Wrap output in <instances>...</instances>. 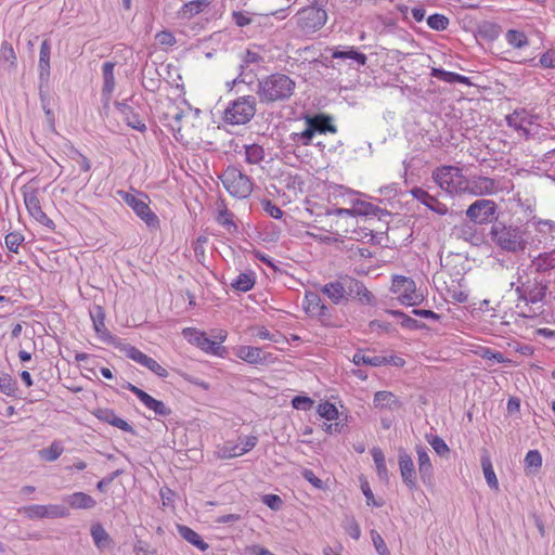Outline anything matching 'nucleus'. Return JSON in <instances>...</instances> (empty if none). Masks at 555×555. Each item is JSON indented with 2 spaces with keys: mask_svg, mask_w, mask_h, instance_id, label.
<instances>
[{
  "mask_svg": "<svg viewBox=\"0 0 555 555\" xmlns=\"http://www.w3.org/2000/svg\"><path fill=\"white\" fill-rule=\"evenodd\" d=\"M532 273L529 269L518 268L516 280L511 283V288L517 295L516 309L522 318H534L542 313L548 291V282Z\"/></svg>",
  "mask_w": 555,
  "mask_h": 555,
  "instance_id": "obj_1",
  "label": "nucleus"
},
{
  "mask_svg": "<svg viewBox=\"0 0 555 555\" xmlns=\"http://www.w3.org/2000/svg\"><path fill=\"white\" fill-rule=\"evenodd\" d=\"M320 292L336 306L347 304L350 300H357L367 306L375 304L374 295L364 283L348 274L339 275L336 280L322 285Z\"/></svg>",
  "mask_w": 555,
  "mask_h": 555,
  "instance_id": "obj_2",
  "label": "nucleus"
},
{
  "mask_svg": "<svg viewBox=\"0 0 555 555\" xmlns=\"http://www.w3.org/2000/svg\"><path fill=\"white\" fill-rule=\"evenodd\" d=\"M295 89L293 78L283 73H273L258 80L256 93L261 103L272 104L289 100Z\"/></svg>",
  "mask_w": 555,
  "mask_h": 555,
  "instance_id": "obj_3",
  "label": "nucleus"
},
{
  "mask_svg": "<svg viewBox=\"0 0 555 555\" xmlns=\"http://www.w3.org/2000/svg\"><path fill=\"white\" fill-rule=\"evenodd\" d=\"M490 238L500 249L517 254L527 248L530 242V233L526 227L498 222L491 227Z\"/></svg>",
  "mask_w": 555,
  "mask_h": 555,
  "instance_id": "obj_4",
  "label": "nucleus"
},
{
  "mask_svg": "<svg viewBox=\"0 0 555 555\" xmlns=\"http://www.w3.org/2000/svg\"><path fill=\"white\" fill-rule=\"evenodd\" d=\"M304 120L306 124L305 130L291 134V140L297 145L309 146L312 144V139L315 134L337 132V127L333 124L332 117L325 114H306Z\"/></svg>",
  "mask_w": 555,
  "mask_h": 555,
  "instance_id": "obj_5",
  "label": "nucleus"
},
{
  "mask_svg": "<svg viewBox=\"0 0 555 555\" xmlns=\"http://www.w3.org/2000/svg\"><path fill=\"white\" fill-rule=\"evenodd\" d=\"M305 312L313 319H317L324 327H335L337 318L335 309L327 305L319 294L314 292H306L302 300Z\"/></svg>",
  "mask_w": 555,
  "mask_h": 555,
  "instance_id": "obj_6",
  "label": "nucleus"
},
{
  "mask_svg": "<svg viewBox=\"0 0 555 555\" xmlns=\"http://www.w3.org/2000/svg\"><path fill=\"white\" fill-rule=\"evenodd\" d=\"M434 181L449 194L465 193L468 188L466 178L461 168L455 166H441L433 172Z\"/></svg>",
  "mask_w": 555,
  "mask_h": 555,
  "instance_id": "obj_7",
  "label": "nucleus"
},
{
  "mask_svg": "<svg viewBox=\"0 0 555 555\" xmlns=\"http://www.w3.org/2000/svg\"><path fill=\"white\" fill-rule=\"evenodd\" d=\"M220 180L228 193L235 198H247L254 189L251 179L235 166H228Z\"/></svg>",
  "mask_w": 555,
  "mask_h": 555,
  "instance_id": "obj_8",
  "label": "nucleus"
},
{
  "mask_svg": "<svg viewBox=\"0 0 555 555\" xmlns=\"http://www.w3.org/2000/svg\"><path fill=\"white\" fill-rule=\"evenodd\" d=\"M255 96L244 95L229 103L223 112V120L229 125H245L255 116Z\"/></svg>",
  "mask_w": 555,
  "mask_h": 555,
  "instance_id": "obj_9",
  "label": "nucleus"
},
{
  "mask_svg": "<svg viewBox=\"0 0 555 555\" xmlns=\"http://www.w3.org/2000/svg\"><path fill=\"white\" fill-rule=\"evenodd\" d=\"M320 1L313 0L312 5L300 9L296 14L297 26L306 35L318 31L327 21V13Z\"/></svg>",
  "mask_w": 555,
  "mask_h": 555,
  "instance_id": "obj_10",
  "label": "nucleus"
},
{
  "mask_svg": "<svg viewBox=\"0 0 555 555\" xmlns=\"http://www.w3.org/2000/svg\"><path fill=\"white\" fill-rule=\"evenodd\" d=\"M117 194L134 211V214L146 223L147 227H158V217L152 211L149 204L144 201V198H147L146 195L143 193L132 194L122 190L117 191Z\"/></svg>",
  "mask_w": 555,
  "mask_h": 555,
  "instance_id": "obj_11",
  "label": "nucleus"
},
{
  "mask_svg": "<svg viewBox=\"0 0 555 555\" xmlns=\"http://www.w3.org/2000/svg\"><path fill=\"white\" fill-rule=\"evenodd\" d=\"M89 314L92 320L93 330L103 343L113 346L114 348L122 351L125 347L128 345L121 338L113 335L105 325V310L100 305H93L89 309Z\"/></svg>",
  "mask_w": 555,
  "mask_h": 555,
  "instance_id": "obj_12",
  "label": "nucleus"
},
{
  "mask_svg": "<svg viewBox=\"0 0 555 555\" xmlns=\"http://www.w3.org/2000/svg\"><path fill=\"white\" fill-rule=\"evenodd\" d=\"M391 292L398 294L399 301L404 306H417L423 297L416 293V284L413 279L403 275H393Z\"/></svg>",
  "mask_w": 555,
  "mask_h": 555,
  "instance_id": "obj_13",
  "label": "nucleus"
},
{
  "mask_svg": "<svg viewBox=\"0 0 555 555\" xmlns=\"http://www.w3.org/2000/svg\"><path fill=\"white\" fill-rule=\"evenodd\" d=\"M325 52L330 53L331 57L337 60V65L340 62H345L348 64L349 68L360 69V67L364 66L367 62V56L360 52L353 46H337V47H327Z\"/></svg>",
  "mask_w": 555,
  "mask_h": 555,
  "instance_id": "obj_14",
  "label": "nucleus"
},
{
  "mask_svg": "<svg viewBox=\"0 0 555 555\" xmlns=\"http://www.w3.org/2000/svg\"><path fill=\"white\" fill-rule=\"evenodd\" d=\"M124 388L131 391L137 398L141 401V403L154 413L153 418H168L172 414V410L162 400H157L144 390L140 389L135 385L127 382L124 385Z\"/></svg>",
  "mask_w": 555,
  "mask_h": 555,
  "instance_id": "obj_15",
  "label": "nucleus"
},
{
  "mask_svg": "<svg viewBox=\"0 0 555 555\" xmlns=\"http://www.w3.org/2000/svg\"><path fill=\"white\" fill-rule=\"evenodd\" d=\"M498 205L492 199H477L466 210V217L474 223L486 224L491 222L496 214Z\"/></svg>",
  "mask_w": 555,
  "mask_h": 555,
  "instance_id": "obj_16",
  "label": "nucleus"
},
{
  "mask_svg": "<svg viewBox=\"0 0 555 555\" xmlns=\"http://www.w3.org/2000/svg\"><path fill=\"white\" fill-rule=\"evenodd\" d=\"M235 356L251 365H269L278 361L274 353L254 346H238Z\"/></svg>",
  "mask_w": 555,
  "mask_h": 555,
  "instance_id": "obj_17",
  "label": "nucleus"
},
{
  "mask_svg": "<svg viewBox=\"0 0 555 555\" xmlns=\"http://www.w3.org/2000/svg\"><path fill=\"white\" fill-rule=\"evenodd\" d=\"M121 352H124L127 358H129L132 361L139 363L140 365L149 369L151 372H153L158 377H162V378L168 377V371L164 366H162L153 358L143 353L137 347L128 344Z\"/></svg>",
  "mask_w": 555,
  "mask_h": 555,
  "instance_id": "obj_18",
  "label": "nucleus"
},
{
  "mask_svg": "<svg viewBox=\"0 0 555 555\" xmlns=\"http://www.w3.org/2000/svg\"><path fill=\"white\" fill-rule=\"evenodd\" d=\"M183 337L192 345L210 354H219V345L211 340L205 332L195 327H185L182 330Z\"/></svg>",
  "mask_w": 555,
  "mask_h": 555,
  "instance_id": "obj_19",
  "label": "nucleus"
},
{
  "mask_svg": "<svg viewBox=\"0 0 555 555\" xmlns=\"http://www.w3.org/2000/svg\"><path fill=\"white\" fill-rule=\"evenodd\" d=\"M24 204L29 215L41 224L53 229L54 222L47 216L40 205V199L37 190L24 192Z\"/></svg>",
  "mask_w": 555,
  "mask_h": 555,
  "instance_id": "obj_20",
  "label": "nucleus"
},
{
  "mask_svg": "<svg viewBox=\"0 0 555 555\" xmlns=\"http://www.w3.org/2000/svg\"><path fill=\"white\" fill-rule=\"evenodd\" d=\"M499 192V183L492 178L474 176L468 179V188L465 193L474 196H488Z\"/></svg>",
  "mask_w": 555,
  "mask_h": 555,
  "instance_id": "obj_21",
  "label": "nucleus"
},
{
  "mask_svg": "<svg viewBox=\"0 0 555 555\" xmlns=\"http://www.w3.org/2000/svg\"><path fill=\"white\" fill-rule=\"evenodd\" d=\"M116 108L122 115V119L126 125L141 133H144L147 129L145 119L138 109L131 106L127 101L115 102Z\"/></svg>",
  "mask_w": 555,
  "mask_h": 555,
  "instance_id": "obj_22",
  "label": "nucleus"
},
{
  "mask_svg": "<svg viewBox=\"0 0 555 555\" xmlns=\"http://www.w3.org/2000/svg\"><path fill=\"white\" fill-rule=\"evenodd\" d=\"M538 116L528 112L526 108H516L512 114L506 116V124L518 132L528 137L530 134L527 126L535 124Z\"/></svg>",
  "mask_w": 555,
  "mask_h": 555,
  "instance_id": "obj_23",
  "label": "nucleus"
},
{
  "mask_svg": "<svg viewBox=\"0 0 555 555\" xmlns=\"http://www.w3.org/2000/svg\"><path fill=\"white\" fill-rule=\"evenodd\" d=\"M399 469L405 486L411 490L417 489V479L414 462L406 452L399 453Z\"/></svg>",
  "mask_w": 555,
  "mask_h": 555,
  "instance_id": "obj_24",
  "label": "nucleus"
},
{
  "mask_svg": "<svg viewBox=\"0 0 555 555\" xmlns=\"http://www.w3.org/2000/svg\"><path fill=\"white\" fill-rule=\"evenodd\" d=\"M411 195L439 216H446L449 212L448 206L439 202L423 188L415 186L410 191Z\"/></svg>",
  "mask_w": 555,
  "mask_h": 555,
  "instance_id": "obj_25",
  "label": "nucleus"
},
{
  "mask_svg": "<svg viewBox=\"0 0 555 555\" xmlns=\"http://www.w3.org/2000/svg\"><path fill=\"white\" fill-rule=\"evenodd\" d=\"M93 415L103 423L117 427L125 433L137 435L134 428L127 421L119 417L113 409L99 408L93 412Z\"/></svg>",
  "mask_w": 555,
  "mask_h": 555,
  "instance_id": "obj_26",
  "label": "nucleus"
},
{
  "mask_svg": "<svg viewBox=\"0 0 555 555\" xmlns=\"http://www.w3.org/2000/svg\"><path fill=\"white\" fill-rule=\"evenodd\" d=\"M415 451L417 454L418 474L421 479L423 483L430 485L434 479V467L428 451L421 444L415 447Z\"/></svg>",
  "mask_w": 555,
  "mask_h": 555,
  "instance_id": "obj_27",
  "label": "nucleus"
},
{
  "mask_svg": "<svg viewBox=\"0 0 555 555\" xmlns=\"http://www.w3.org/2000/svg\"><path fill=\"white\" fill-rule=\"evenodd\" d=\"M115 63L105 62L102 65L103 87H102V101L104 108H108L112 93L115 89L114 76Z\"/></svg>",
  "mask_w": 555,
  "mask_h": 555,
  "instance_id": "obj_28",
  "label": "nucleus"
},
{
  "mask_svg": "<svg viewBox=\"0 0 555 555\" xmlns=\"http://www.w3.org/2000/svg\"><path fill=\"white\" fill-rule=\"evenodd\" d=\"M534 274H544L555 269V248L550 251L540 253L535 256L528 268Z\"/></svg>",
  "mask_w": 555,
  "mask_h": 555,
  "instance_id": "obj_29",
  "label": "nucleus"
},
{
  "mask_svg": "<svg viewBox=\"0 0 555 555\" xmlns=\"http://www.w3.org/2000/svg\"><path fill=\"white\" fill-rule=\"evenodd\" d=\"M50 56H51V44L48 39H44L40 44L39 51V81L40 83H47L50 78Z\"/></svg>",
  "mask_w": 555,
  "mask_h": 555,
  "instance_id": "obj_30",
  "label": "nucleus"
},
{
  "mask_svg": "<svg viewBox=\"0 0 555 555\" xmlns=\"http://www.w3.org/2000/svg\"><path fill=\"white\" fill-rule=\"evenodd\" d=\"M64 501L74 509H91L96 505V501L90 494L81 491L68 494Z\"/></svg>",
  "mask_w": 555,
  "mask_h": 555,
  "instance_id": "obj_31",
  "label": "nucleus"
},
{
  "mask_svg": "<svg viewBox=\"0 0 555 555\" xmlns=\"http://www.w3.org/2000/svg\"><path fill=\"white\" fill-rule=\"evenodd\" d=\"M90 533L94 545L99 551H104L113 547L114 541L111 535L106 532L104 527L100 524H93L90 528Z\"/></svg>",
  "mask_w": 555,
  "mask_h": 555,
  "instance_id": "obj_32",
  "label": "nucleus"
},
{
  "mask_svg": "<svg viewBox=\"0 0 555 555\" xmlns=\"http://www.w3.org/2000/svg\"><path fill=\"white\" fill-rule=\"evenodd\" d=\"M373 402L378 409L397 410L401 408V402L397 396L386 390L375 392Z\"/></svg>",
  "mask_w": 555,
  "mask_h": 555,
  "instance_id": "obj_33",
  "label": "nucleus"
},
{
  "mask_svg": "<svg viewBox=\"0 0 555 555\" xmlns=\"http://www.w3.org/2000/svg\"><path fill=\"white\" fill-rule=\"evenodd\" d=\"M210 4V0H192L186 3H184L178 14L179 17L182 20H191L195 15L203 12L206 8H208Z\"/></svg>",
  "mask_w": 555,
  "mask_h": 555,
  "instance_id": "obj_34",
  "label": "nucleus"
},
{
  "mask_svg": "<svg viewBox=\"0 0 555 555\" xmlns=\"http://www.w3.org/2000/svg\"><path fill=\"white\" fill-rule=\"evenodd\" d=\"M256 283V273L253 270L240 273L230 283V286L240 293H246L254 288Z\"/></svg>",
  "mask_w": 555,
  "mask_h": 555,
  "instance_id": "obj_35",
  "label": "nucleus"
},
{
  "mask_svg": "<svg viewBox=\"0 0 555 555\" xmlns=\"http://www.w3.org/2000/svg\"><path fill=\"white\" fill-rule=\"evenodd\" d=\"M177 530L179 534L188 541L193 546L197 547L201 551H207L209 548V544L206 543L202 537L194 531L192 528L185 526V525H178Z\"/></svg>",
  "mask_w": 555,
  "mask_h": 555,
  "instance_id": "obj_36",
  "label": "nucleus"
},
{
  "mask_svg": "<svg viewBox=\"0 0 555 555\" xmlns=\"http://www.w3.org/2000/svg\"><path fill=\"white\" fill-rule=\"evenodd\" d=\"M354 216H377L380 218L384 215H389L385 209L379 208L372 203L357 199L353 203Z\"/></svg>",
  "mask_w": 555,
  "mask_h": 555,
  "instance_id": "obj_37",
  "label": "nucleus"
},
{
  "mask_svg": "<svg viewBox=\"0 0 555 555\" xmlns=\"http://www.w3.org/2000/svg\"><path fill=\"white\" fill-rule=\"evenodd\" d=\"M387 313L400 318V325L410 331L427 330L428 326L416 319H413L400 310H388Z\"/></svg>",
  "mask_w": 555,
  "mask_h": 555,
  "instance_id": "obj_38",
  "label": "nucleus"
},
{
  "mask_svg": "<svg viewBox=\"0 0 555 555\" xmlns=\"http://www.w3.org/2000/svg\"><path fill=\"white\" fill-rule=\"evenodd\" d=\"M218 224L223 227L229 233H238V225L234 221V214L230 211L225 206L218 211L216 217Z\"/></svg>",
  "mask_w": 555,
  "mask_h": 555,
  "instance_id": "obj_39",
  "label": "nucleus"
},
{
  "mask_svg": "<svg viewBox=\"0 0 555 555\" xmlns=\"http://www.w3.org/2000/svg\"><path fill=\"white\" fill-rule=\"evenodd\" d=\"M352 362L357 365L383 366L385 365V356H366L362 350H358L353 357Z\"/></svg>",
  "mask_w": 555,
  "mask_h": 555,
  "instance_id": "obj_40",
  "label": "nucleus"
},
{
  "mask_svg": "<svg viewBox=\"0 0 555 555\" xmlns=\"http://www.w3.org/2000/svg\"><path fill=\"white\" fill-rule=\"evenodd\" d=\"M64 452L61 440H53L48 448L39 450V457L47 462L56 461Z\"/></svg>",
  "mask_w": 555,
  "mask_h": 555,
  "instance_id": "obj_41",
  "label": "nucleus"
},
{
  "mask_svg": "<svg viewBox=\"0 0 555 555\" xmlns=\"http://www.w3.org/2000/svg\"><path fill=\"white\" fill-rule=\"evenodd\" d=\"M143 79H142V86L145 90L155 92L159 89L160 79L159 74L156 68L149 67L143 69Z\"/></svg>",
  "mask_w": 555,
  "mask_h": 555,
  "instance_id": "obj_42",
  "label": "nucleus"
},
{
  "mask_svg": "<svg viewBox=\"0 0 555 555\" xmlns=\"http://www.w3.org/2000/svg\"><path fill=\"white\" fill-rule=\"evenodd\" d=\"M371 453L374 464L376 466L377 476L379 477L380 480L388 481L389 475L386 466L384 452L382 451V449L375 447L372 449Z\"/></svg>",
  "mask_w": 555,
  "mask_h": 555,
  "instance_id": "obj_43",
  "label": "nucleus"
},
{
  "mask_svg": "<svg viewBox=\"0 0 555 555\" xmlns=\"http://www.w3.org/2000/svg\"><path fill=\"white\" fill-rule=\"evenodd\" d=\"M481 467L483 470L485 479L488 486L493 490H499V481L494 473L492 462L489 455L485 454L481 456Z\"/></svg>",
  "mask_w": 555,
  "mask_h": 555,
  "instance_id": "obj_44",
  "label": "nucleus"
},
{
  "mask_svg": "<svg viewBox=\"0 0 555 555\" xmlns=\"http://www.w3.org/2000/svg\"><path fill=\"white\" fill-rule=\"evenodd\" d=\"M245 147V162L250 165H257L264 158V150L259 144H247Z\"/></svg>",
  "mask_w": 555,
  "mask_h": 555,
  "instance_id": "obj_45",
  "label": "nucleus"
},
{
  "mask_svg": "<svg viewBox=\"0 0 555 555\" xmlns=\"http://www.w3.org/2000/svg\"><path fill=\"white\" fill-rule=\"evenodd\" d=\"M506 41L516 49H522L529 46V40L524 31L517 29H508L505 34Z\"/></svg>",
  "mask_w": 555,
  "mask_h": 555,
  "instance_id": "obj_46",
  "label": "nucleus"
},
{
  "mask_svg": "<svg viewBox=\"0 0 555 555\" xmlns=\"http://www.w3.org/2000/svg\"><path fill=\"white\" fill-rule=\"evenodd\" d=\"M16 391V380L9 373L0 371V392L9 397H14Z\"/></svg>",
  "mask_w": 555,
  "mask_h": 555,
  "instance_id": "obj_47",
  "label": "nucleus"
},
{
  "mask_svg": "<svg viewBox=\"0 0 555 555\" xmlns=\"http://www.w3.org/2000/svg\"><path fill=\"white\" fill-rule=\"evenodd\" d=\"M218 454L220 459L228 460L241 456L244 454V452L242 451L240 443L227 441L223 443L222 447L219 448Z\"/></svg>",
  "mask_w": 555,
  "mask_h": 555,
  "instance_id": "obj_48",
  "label": "nucleus"
},
{
  "mask_svg": "<svg viewBox=\"0 0 555 555\" xmlns=\"http://www.w3.org/2000/svg\"><path fill=\"white\" fill-rule=\"evenodd\" d=\"M67 155L70 159L75 160L80 166L82 171L88 172L91 169V163L88 157L78 151L74 145H67Z\"/></svg>",
  "mask_w": 555,
  "mask_h": 555,
  "instance_id": "obj_49",
  "label": "nucleus"
},
{
  "mask_svg": "<svg viewBox=\"0 0 555 555\" xmlns=\"http://www.w3.org/2000/svg\"><path fill=\"white\" fill-rule=\"evenodd\" d=\"M500 30L498 24L486 22L479 26L478 34L481 38L492 41L500 36Z\"/></svg>",
  "mask_w": 555,
  "mask_h": 555,
  "instance_id": "obj_50",
  "label": "nucleus"
},
{
  "mask_svg": "<svg viewBox=\"0 0 555 555\" xmlns=\"http://www.w3.org/2000/svg\"><path fill=\"white\" fill-rule=\"evenodd\" d=\"M317 412L322 418H325L327 421H336L338 420L339 416L338 410L335 406V404L328 401L319 403Z\"/></svg>",
  "mask_w": 555,
  "mask_h": 555,
  "instance_id": "obj_51",
  "label": "nucleus"
},
{
  "mask_svg": "<svg viewBox=\"0 0 555 555\" xmlns=\"http://www.w3.org/2000/svg\"><path fill=\"white\" fill-rule=\"evenodd\" d=\"M426 440L439 456H446L450 453V448L441 437L427 435Z\"/></svg>",
  "mask_w": 555,
  "mask_h": 555,
  "instance_id": "obj_52",
  "label": "nucleus"
},
{
  "mask_svg": "<svg viewBox=\"0 0 555 555\" xmlns=\"http://www.w3.org/2000/svg\"><path fill=\"white\" fill-rule=\"evenodd\" d=\"M69 516V509L61 504L44 505V518H65Z\"/></svg>",
  "mask_w": 555,
  "mask_h": 555,
  "instance_id": "obj_53",
  "label": "nucleus"
},
{
  "mask_svg": "<svg viewBox=\"0 0 555 555\" xmlns=\"http://www.w3.org/2000/svg\"><path fill=\"white\" fill-rule=\"evenodd\" d=\"M449 18L440 13L431 14L427 17V25L437 31L446 30L449 26Z\"/></svg>",
  "mask_w": 555,
  "mask_h": 555,
  "instance_id": "obj_54",
  "label": "nucleus"
},
{
  "mask_svg": "<svg viewBox=\"0 0 555 555\" xmlns=\"http://www.w3.org/2000/svg\"><path fill=\"white\" fill-rule=\"evenodd\" d=\"M28 519H43L44 518V505L33 504L23 506L18 509Z\"/></svg>",
  "mask_w": 555,
  "mask_h": 555,
  "instance_id": "obj_55",
  "label": "nucleus"
},
{
  "mask_svg": "<svg viewBox=\"0 0 555 555\" xmlns=\"http://www.w3.org/2000/svg\"><path fill=\"white\" fill-rule=\"evenodd\" d=\"M25 237L20 232H10L4 237V243L7 248L12 253H18V248L21 244L24 242Z\"/></svg>",
  "mask_w": 555,
  "mask_h": 555,
  "instance_id": "obj_56",
  "label": "nucleus"
},
{
  "mask_svg": "<svg viewBox=\"0 0 555 555\" xmlns=\"http://www.w3.org/2000/svg\"><path fill=\"white\" fill-rule=\"evenodd\" d=\"M346 533L353 540H359L361 537V528L354 517H347L344 522Z\"/></svg>",
  "mask_w": 555,
  "mask_h": 555,
  "instance_id": "obj_57",
  "label": "nucleus"
},
{
  "mask_svg": "<svg viewBox=\"0 0 555 555\" xmlns=\"http://www.w3.org/2000/svg\"><path fill=\"white\" fill-rule=\"evenodd\" d=\"M370 534H371L373 545L379 555H391L383 537L376 530H374V529L371 530Z\"/></svg>",
  "mask_w": 555,
  "mask_h": 555,
  "instance_id": "obj_58",
  "label": "nucleus"
},
{
  "mask_svg": "<svg viewBox=\"0 0 555 555\" xmlns=\"http://www.w3.org/2000/svg\"><path fill=\"white\" fill-rule=\"evenodd\" d=\"M524 462L527 468L538 469L542 466V455L538 450H530L527 452Z\"/></svg>",
  "mask_w": 555,
  "mask_h": 555,
  "instance_id": "obj_59",
  "label": "nucleus"
},
{
  "mask_svg": "<svg viewBox=\"0 0 555 555\" xmlns=\"http://www.w3.org/2000/svg\"><path fill=\"white\" fill-rule=\"evenodd\" d=\"M457 73L448 72L443 68H431L430 76L448 83H455Z\"/></svg>",
  "mask_w": 555,
  "mask_h": 555,
  "instance_id": "obj_60",
  "label": "nucleus"
},
{
  "mask_svg": "<svg viewBox=\"0 0 555 555\" xmlns=\"http://www.w3.org/2000/svg\"><path fill=\"white\" fill-rule=\"evenodd\" d=\"M262 209L272 218L281 219L283 216L282 209L276 206L271 199L261 201Z\"/></svg>",
  "mask_w": 555,
  "mask_h": 555,
  "instance_id": "obj_61",
  "label": "nucleus"
},
{
  "mask_svg": "<svg viewBox=\"0 0 555 555\" xmlns=\"http://www.w3.org/2000/svg\"><path fill=\"white\" fill-rule=\"evenodd\" d=\"M314 401L307 396H296L292 400V405L296 410L308 411L312 408Z\"/></svg>",
  "mask_w": 555,
  "mask_h": 555,
  "instance_id": "obj_62",
  "label": "nucleus"
},
{
  "mask_svg": "<svg viewBox=\"0 0 555 555\" xmlns=\"http://www.w3.org/2000/svg\"><path fill=\"white\" fill-rule=\"evenodd\" d=\"M232 21L237 27H245L251 24L253 18L248 12L244 11H233L232 12Z\"/></svg>",
  "mask_w": 555,
  "mask_h": 555,
  "instance_id": "obj_63",
  "label": "nucleus"
},
{
  "mask_svg": "<svg viewBox=\"0 0 555 555\" xmlns=\"http://www.w3.org/2000/svg\"><path fill=\"white\" fill-rule=\"evenodd\" d=\"M261 501L272 511H280L283 506V500L278 494H264Z\"/></svg>",
  "mask_w": 555,
  "mask_h": 555,
  "instance_id": "obj_64",
  "label": "nucleus"
}]
</instances>
